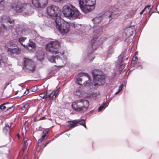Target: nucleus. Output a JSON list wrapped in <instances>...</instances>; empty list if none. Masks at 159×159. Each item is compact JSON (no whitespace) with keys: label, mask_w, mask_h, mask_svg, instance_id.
<instances>
[{"label":"nucleus","mask_w":159,"mask_h":159,"mask_svg":"<svg viewBox=\"0 0 159 159\" xmlns=\"http://www.w3.org/2000/svg\"><path fill=\"white\" fill-rule=\"evenodd\" d=\"M10 7L17 13L23 12L24 15L28 16L33 13L31 7L29 4L20 2L12 3Z\"/></svg>","instance_id":"1"},{"label":"nucleus","mask_w":159,"mask_h":159,"mask_svg":"<svg viewBox=\"0 0 159 159\" xmlns=\"http://www.w3.org/2000/svg\"><path fill=\"white\" fill-rule=\"evenodd\" d=\"M89 105V102L85 99H78L74 101L71 104L72 108L74 111L83 112L86 111Z\"/></svg>","instance_id":"2"},{"label":"nucleus","mask_w":159,"mask_h":159,"mask_svg":"<svg viewBox=\"0 0 159 159\" xmlns=\"http://www.w3.org/2000/svg\"><path fill=\"white\" fill-rule=\"evenodd\" d=\"M59 45L60 43L58 41H50L46 46V49L47 51L51 52L52 54L55 55L52 56L53 60L60 58L59 56L61 54L58 52L57 50Z\"/></svg>","instance_id":"3"},{"label":"nucleus","mask_w":159,"mask_h":159,"mask_svg":"<svg viewBox=\"0 0 159 159\" xmlns=\"http://www.w3.org/2000/svg\"><path fill=\"white\" fill-rule=\"evenodd\" d=\"M56 26L61 34H64L67 33L70 30V24L60 17L55 20Z\"/></svg>","instance_id":"4"},{"label":"nucleus","mask_w":159,"mask_h":159,"mask_svg":"<svg viewBox=\"0 0 159 159\" xmlns=\"http://www.w3.org/2000/svg\"><path fill=\"white\" fill-rule=\"evenodd\" d=\"M102 31V26H94L93 27V30L92 34L91 43L92 48L94 51L98 47V43L97 39L101 34Z\"/></svg>","instance_id":"5"},{"label":"nucleus","mask_w":159,"mask_h":159,"mask_svg":"<svg viewBox=\"0 0 159 159\" xmlns=\"http://www.w3.org/2000/svg\"><path fill=\"white\" fill-rule=\"evenodd\" d=\"M79 3L82 11L84 13L89 12L95 8L94 2L91 0H79Z\"/></svg>","instance_id":"6"},{"label":"nucleus","mask_w":159,"mask_h":159,"mask_svg":"<svg viewBox=\"0 0 159 159\" xmlns=\"http://www.w3.org/2000/svg\"><path fill=\"white\" fill-rule=\"evenodd\" d=\"M0 22L9 23L11 24V25H5L4 24H2L1 25V28L2 29L6 30H12L13 28V25L11 24H14V20L8 16H2L0 17Z\"/></svg>","instance_id":"7"},{"label":"nucleus","mask_w":159,"mask_h":159,"mask_svg":"<svg viewBox=\"0 0 159 159\" xmlns=\"http://www.w3.org/2000/svg\"><path fill=\"white\" fill-rule=\"evenodd\" d=\"M46 13L50 16L59 17L61 15V11L58 7L53 5L47 7Z\"/></svg>","instance_id":"8"},{"label":"nucleus","mask_w":159,"mask_h":159,"mask_svg":"<svg viewBox=\"0 0 159 159\" xmlns=\"http://www.w3.org/2000/svg\"><path fill=\"white\" fill-rule=\"evenodd\" d=\"M82 78L77 77L75 80V82L79 85L84 86L89 85L91 83V78L89 75L86 73H83Z\"/></svg>","instance_id":"9"},{"label":"nucleus","mask_w":159,"mask_h":159,"mask_svg":"<svg viewBox=\"0 0 159 159\" xmlns=\"http://www.w3.org/2000/svg\"><path fill=\"white\" fill-rule=\"evenodd\" d=\"M7 46V52L10 54L18 55L20 53V49L18 48L15 44L10 42L8 43Z\"/></svg>","instance_id":"10"},{"label":"nucleus","mask_w":159,"mask_h":159,"mask_svg":"<svg viewBox=\"0 0 159 159\" xmlns=\"http://www.w3.org/2000/svg\"><path fill=\"white\" fill-rule=\"evenodd\" d=\"M94 85L98 86L104 84L106 83V78L104 75L96 76L93 79Z\"/></svg>","instance_id":"11"},{"label":"nucleus","mask_w":159,"mask_h":159,"mask_svg":"<svg viewBox=\"0 0 159 159\" xmlns=\"http://www.w3.org/2000/svg\"><path fill=\"white\" fill-rule=\"evenodd\" d=\"M48 2V0H32V3L35 7L38 8L44 7Z\"/></svg>","instance_id":"12"},{"label":"nucleus","mask_w":159,"mask_h":159,"mask_svg":"<svg viewBox=\"0 0 159 159\" xmlns=\"http://www.w3.org/2000/svg\"><path fill=\"white\" fill-rule=\"evenodd\" d=\"M73 5L68 4L63 6L62 9V12L65 17H70L71 10Z\"/></svg>","instance_id":"13"},{"label":"nucleus","mask_w":159,"mask_h":159,"mask_svg":"<svg viewBox=\"0 0 159 159\" xmlns=\"http://www.w3.org/2000/svg\"><path fill=\"white\" fill-rule=\"evenodd\" d=\"M23 65L24 67L28 66L29 69L32 71H33L35 69V65L32 60H23Z\"/></svg>","instance_id":"14"},{"label":"nucleus","mask_w":159,"mask_h":159,"mask_svg":"<svg viewBox=\"0 0 159 159\" xmlns=\"http://www.w3.org/2000/svg\"><path fill=\"white\" fill-rule=\"evenodd\" d=\"M17 33L20 35H25L28 34L30 32V30L28 29L19 27L16 29Z\"/></svg>","instance_id":"15"},{"label":"nucleus","mask_w":159,"mask_h":159,"mask_svg":"<svg viewBox=\"0 0 159 159\" xmlns=\"http://www.w3.org/2000/svg\"><path fill=\"white\" fill-rule=\"evenodd\" d=\"M103 17V15H98L96 16L92 19V21L94 24L95 26L100 23L102 20Z\"/></svg>","instance_id":"16"},{"label":"nucleus","mask_w":159,"mask_h":159,"mask_svg":"<svg viewBox=\"0 0 159 159\" xmlns=\"http://www.w3.org/2000/svg\"><path fill=\"white\" fill-rule=\"evenodd\" d=\"M70 17H78L79 16L80 13L78 10L73 6H72L71 10Z\"/></svg>","instance_id":"17"},{"label":"nucleus","mask_w":159,"mask_h":159,"mask_svg":"<svg viewBox=\"0 0 159 159\" xmlns=\"http://www.w3.org/2000/svg\"><path fill=\"white\" fill-rule=\"evenodd\" d=\"M59 88L57 89L56 90H53L50 94H48V98L49 100H54L56 97L59 92Z\"/></svg>","instance_id":"18"},{"label":"nucleus","mask_w":159,"mask_h":159,"mask_svg":"<svg viewBox=\"0 0 159 159\" xmlns=\"http://www.w3.org/2000/svg\"><path fill=\"white\" fill-rule=\"evenodd\" d=\"M50 62L52 63H56L57 65L55 66L57 67H61L65 64L66 63V60H57V61H56V60H49Z\"/></svg>","instance_id":"19"},{"label":"nucleus","mask_w":159,"mask_h":159,"mask_svg":"<svg viewBox=\"0 0 159 159\" xmlns=\"http://www.w3.org/2000/svg\"><path fill=\"white\" fill-rule=\"evenodd\" d=\"M92 74L93 75V79L96 76H100L104 75L103 72L100 70L98 69H94L92 71Z\"/></svg>","instance_id":"20"},{"label":"nucleus","mask_w":159,"mask_h":159,"mask_svg":"<svg viewBox=\"0 0 159 159\" xmlns=\"http://www.w3.org/2000/svg\"><path fill=\"white\" fill-rule=\"evenodd\" d=\"M117 65V66L119 67V71H120L123 69L125 66V64L123 62V60H118Z\"/></svg>","instance_id":"21"},{"label":"nucleus","mask_w":159,"mask_h":159,"mask_svg":"<svg viewBox=\"0 0 159 159\" xmlns=\"http://www.w3.org/2000/svg\"><path fill=\"white\" fill-rule=\"evenodd\" d=\"M23 46L27 49L31 50L35 48V45L33 42L29 41L27 45H23Z\"/></svg>","instance_id":"22"},{"label":"nucleus","mask_w":159,"mask_h":159,"mask_svg":"<svg viewBox=\"0 0 159 159\" xmlns=\"http://www.w3.org/2000/svg\"><path fill=\"white\" fill-rule=\"evenodd\" d=\"M3 132L6 134L9 135L10 132V127L8 125H6L3 129Z\"/></svg>","instance_id":"23"},{"label":"nucleus","mask_w":159,"mask_h":159,"mask_svg":"<svg viewBox=\"0 0 159 159\" xmlns=\"http://www.w3.org/2000/svg\"><path fill=\"white\" fill-rule=\"evenodd\" d=\"M128 59L125 52H122L118 57L119 60H126Z\"/></svg>","instance_id":"24"},{"label":"nucleus","mask_w":159,"mask_h":159,"mask_svg":"<svg viewBox=\"0 0 159 159\" xmlns=\"http://www.w3.org/2000/svg\"><path fill=\"white\" fill-rule=\"evenodd\" d=\"M70 27L75 28L76 29L78 30L80 29L81 26L78 24H76L75 23H70Z\"/></svg>","instance_id":"25"},{"label":"nucleus","mask_w":159,"mask_h":159,"mask_svg":"<svg viewBox=\"0 0 159 159\" xmlns=\"http://www.w3.org/2000/svg\"><path fill=\"white\" fill-rule=\"evenodd\" d=\"M74 93L75 95L80 97L82 96V90L80 88L76 90L75 92Z\"/></svg>","instance_id":"26"},{"label":"nucleus","mask_w":159,"mask_h":159,"mask_svg":"<svg viewBox=\"0 0 159 159\" xmlns=\"http://www.w3.org/2000/svg\"><path fill=\"white\" fill-rule=\"evenodd\" d=\"M100 94L99 92H93L92 94V98L94 100H97L98 99V96Z\"/></svg>","instance_id":"27"},{"label":"nucleus","mask_w":159,"mask_h":159,"mask_svg":"<svg viewBox=\"0 0 159 159\" xmlns=\"http://www.w3.org/2000/svg\"><path fill=\"white\" fill-rule=\"evenodd\" d=\"M48 129H46L44 130L43 132L41 138L43 140L46 139L47 138V136L48 133Z\"/></svg>","instance_id":"28"},{"label":"nucleus","mask_w":159,"mask_h":159,"mask_svg":"<svg viewBox=\"0 0 159 159\" xmlns=\"http://www.w3.org/2000/svg\"><path fill=\"white\" fill-rule=\"evenodd\" d=\"M111 14H112V13L110 11H108L106 12L104 15H103V16H104L108 17L110 20L111 19Z\"/></svg>","instance_id":"29"},{"label":"nucleus","mask_w":159,"mask_h":159,"mask_svg":"<svg viewBox=\"0 0 159 159\" xmlns=\"http://www.w3.org/2000/svg\"><path fill=\"white\" fill-rule=\"evenodd\" d=\"M39 96L43 99H45L48 98V94L47 92H44L43 93H40L39 94Z\"/></svg>","instance_id":"30"},{"label":"nucleus","mask_w":159,"mask_h":159,"mask_svg":"<svg viewBox=\"0 0 159 159\" xmlns=\"http://www.w3.org/2000/svg\"><path fill=\"white\" fill-rule=\"evenodd\" d=\"M75 121L77 125V124H79L80 125H83V124H85V121L84 120H75Z\"/></svg>","instance_id":"31"},{"label":"nucleus","mask_w":159,"mask_h":159,"mask_svg":"<svg viewBox=\"0 0 159 159\" xmlns=\"http://www.w3.org/2000/svg\"><path fill=\"white\" fill-rule=\"evenodd\" d=\"M77 126L75 120L73 121L67 126L70 128H73Z\"/></svg>","instance_id":"32"},{"label":"nucleus","mask_w":159,"mask_h":159,"mask_svg":"<svg viewBox=\"0 0 159 159\" xmlns=\"http://www.w3.org/2000/svg\"><path fill=\"white\" fill-rule=\"evenodd\" d=\"M112 14H111V19L116 18L118 16V14L117 12H111Z\"/></svg>","instance_id":"33"},{"label":"nucleus","mask_w":159,"mask_h":159,"mask_svg":"<svg viewBox=\"0 0 159 159\" xmlns=\"http://www.w3.org/2000/svg\"><path fill=\"white\" fill-rule=\"evenodd\" d=\"M9 103H6L3 104L0 106V109L2 110H4L7 107L5 106V105H8Z\"/></svg>","instance_id":"34"},{"label":"nucleus","mask_w":159,"mask_h":159,"mask_svg":"<svg viewBox=\"0 0 159 159\" xmlns=\"http://www.w3.org/2000/svg\"><path fill=\"white\" fill-rule=\"evenodd\" d=\"M26 39V38L25 37H21L20 38L18 39V41L23 46L24 45H23L22 43L24 42Z\"/></svg>","instance_id":"35"},{"label":"nucleus","mask_w":159,"mask_h":159,"mask_svg":"<svg viewBox=\"0 0 159 159\" xmlns=\"http://www.w3.org/2000/svg\"><path fill=\"white\" fill-rule=\"evenodd\" d=\"M38 86L37 85H35L33 87L30 89L31 92H35L38 89Z\"/></svg>","instance_id":"36"},{"label":"nucleus","mask_w":159,"mask_h":159,"mask_svg":"<svg viewBox=\"0 0 159 159\" xmlns=\"http://www.w3.org/2000/svg\"><path fill=\"white\" fill-rule=\"evenodd\" d=\"M27 146V143L26 140H25L24 143L23 148V151L25 149Z\"/></svg>","instance_id":"37"},{"label":"nucleus","mask_w":159,"mask_h":159,"mask_svg":"<svg viewBox=\"0 0 159 159\" xmlns=\"http://www.w3.org/2000/svg\"><path fill=\"white\" fill-rule=\"evenodd\" d=\"M29 106L28 104H26L24 106H22L21 109L23 111H25L26 110V109Z\"/></svg>","instance_id":"38"},{"label":"nucleus","mask_w":159,"mask_h":159,"mask_svg":"<svg viewBox=\"0 0 159 159\" xmlns=\"http://www.w3.org/2000/svg\"><path fill=\"white\" fill-rule=\"evenodd\" d=\"M105 105V103H103L102 105H101L98 108L99 111H101L102 109L104 108V105Z\"/></svg>","instance_id":"39"},{"label":"nucleus","mask_w":159,"mask_h":159,"mask_svg":"<svg viewBox=\"0 0 159 159\" xmlns=\"http://www.w3.org/2000/svg\"><path fill=\"white\" fill-rule=\"evenodd\" d=\"M145 8H146V10L147 9H148V10H149V11H148V13H149L150 12L151 10L152 9V7H151L150 6L148 5L147 7H146Z\"/></svg>","instance_id":"40"},{"label":"nucleus","mask_w":159,"mask_h":159,"mask_svg":"<svg viewBox=\"0 0 159 159\" xmlns=\"http://www.w3.org/2000/svg\"><path fill=\"white\" fill-rule=\"evenodd\" d=\"M14 109V108L13 107H8L7 110L6 111H9V110H11V112L13 111Z\"/></svg>","instance_id":"41"},{"label":"nucleus","mask_w":159,"mask_h":159,"mask_svg":"<svg viewBox=\"0 0 159 159\" xmlns=\"http://www.w3.org/2000/svg\"><path fill=\"white\" fill-rule=\"evenodd\" d=\"M30 92H31V91H30V89H27L24 92L23 95H25L28 94Z\"/></svg>","instance_id":"42"},{"label":"nucleus","mask_w":159,"mask_h":159,"mask_svg":"<svg viewBox=\"0 0 159 159\" xmlns=\"http://www.w3.org/2000/svg\"><path fill=\"white\" fill-rule=\"evenodd\" d=\"M136 60H131V65L132 66H134V64L136 62L135 61Z\"/></svg>","instance_id":"43"},{"label":"nucleus","mask_w":159,"mask_h":159,"mask_svg":"<svg viewBox=\"0 0 159 159\" xmlns=\"http://www.w3.org/2000/svg\"><path fill=\"white\" fill-rule=\"evenodd\" d=\"M123 84H121V85L120 86V87L119 88L118 91L119 92L122 89L123 86Z\"/></svg>","instance_id":"44"},{"label":"nucleus","mask_w":159,"mask_h":159,"mask_svg":"<svg viewBox=\"0 0 159 159\" xmlns=\"http://www.w3.org/2000/svg\"><path fill=\"white\" fill-rule=\"evenodd\" d=\"M43 140V139H42V138H40V139H39V140L38 141V145H39V143H41L42 142V141Z\"/></svg>","instance_id":"45"},{"label":"nucleus","mask_w":159,"mask_h":159,"mask_svg":"<svg viewBox=\"0 0 159 159\" xmlns=\"http://www.w3.org/2000/svg\"><path fill=\"white\" fill-rule=\"evenodd\" d=\"M145 10L146 11V8H145L143 10H142L140 12V15H142Z\"/></svg>","instance_id":"46"},{"label":"nucleus","mask_w":159,"mask_h":159,"mask_svg":"<svg viewBox=\"0 0 159 159\" xmlns=\"http://www.w3.org/2000/svg\"><path fill=\"white\" fill-rule=\"evenodd\" d=\"M133 58H134L135 60L137 59L138 58L137 56H135V55L134 56Z\"/></svg>","instance_id":"47"},{"label":"nucleus","mask_w":159,"mask_h":159,"mask_svg":"<svg viewBox=\"0 0 159 159\" xmlns=\"http://www.w3.org/2000/svg\"><path fill=\"white\" fill-rule=\"evenodd\" d=\"M45 118V117H42L40 118H39V120H43V119H44Z\"/></svg>","instance_id":"48"},{"label":"nucleus","mask_w":159,"mask_h":159,"mask_svg":"<svg viewBox=\"0 0 159 159\" xmlns=\"http://www.w3.org/2000/svg\"><path fill=\"white\" fill-rule=\"evenodd\" d=\"M18 85L19 86H21V87H22L23 86V83H22V84H19Z\"/></svg>","instance_id":"49"},{"label":"nucleus","mask_w":159,"mask_h":159,"mask_svg":"<svg viewBox=\"0 0 159 159\" xmlns=\"http://www.w3.org/2000/svg\"><path fill=\"white\" fill-rule=\"evenodd\" d=\"M90 55H91V54H88L87 55V57H88V58L90 59V60H92V58H89V57L90 56Z\"/></svg>","instance_id":"50"},{"label":"nucleus","mask_w":159,"mask_h":159,"mask_svg":"<svg viewBox=\"0 0 159 159\" xmlns=\"http://www.w3.org/2000/svg\"><path fill=\"white\" fill-rule=\"evenodd\" d=\"M3 59V57L2 55H0V60H2Z\"/></svg>","instance_id":"51"},{"label":"nucleus","mask_w":159,"mask_h":159,"mask_svg":"<svg viewBox=\"0 0 159 159\" xmlns=\"http://www.w3.org/2000/svg\"><path fill=\"white\" fill-rule=\"evenodd\" d=\"M110 51H111L112 52L111 53V54L113 52H114V50H113V49H112V48H111V49H110Z\"/></svg>","instance_id":"52"},{"label":"nucleus","mask_w":159,"mask_h":159,"mask_svg":"<svg viewBox=\"0 0 159 159\" xmlns=\"http://www.w3.org/2000/svg\"><path fill=\"white\" fill-rule=\"evenodd\" d=\"M135 56H137L138 55V52H135V54H134Z\"/></svg>","instance_id":"53"},{"label":"nucleus","mask_w":159,"mask_h":159,"mask_svg":"<svg viewBox=\"0 0 159 159\" xmlns=\"http://www.w3.org/2000/svg\"><path fill=\"white\" fill-rule=\"evenodd\" d=\"M83 125L84 126V127L85 128H86V125H85V124H83V125Z\"/></svg>","instance_id":"54"},{"label":"nucleus","mask_w":159,"mask_h":159,"mask_svg":"<svg viewBox=\"0 0 159 159\" xmlns=\"http://www.w3.org/2000/svg\"><path fill=\"white\" fill-rule=\"evenodd\" d=\"M48 143H49V142H47V143H46L44 144V146H45H45H46V145H47V144H48Z\"/></svg>","instance_id":"55"},{"label":"nucleus","mask_w":159,"mask_h":159,"mask_svg":"<svg viewBox=\"0 0 159 159\" xmlns=\"http://www.w3.org/2000/svg\"><path fill=\"white\" fill-rule=\"evenodd\" d=\"M4 0H0V3L3 2Z\"/></svg>","instance_id":"56"},{"label":"nucleus","mask_w":159,"mask_h":159,"mask_svg":"<svg viewBox=\"0 0 159 159\" xmlns=\"http://www.w3.org/2000/svg\"><path fill=\"white\" fill-rule=\"evenodd\" d=\"M119 92L118 91L117 92H116V93H115V94H117Z\"/></svg>","instance_id":"57"},{"label":"nucleus","mask_w":159,"mask_h":159,"mask_svg":"<svg viewBox=\"0 0 159 159\" xmlns=\"http://www.w3.org/2000/svg\"><path fill=\"white\" fill-rule=\"evenodd\" d=\"M24 59H25L24 60H30V59H28V58H24Z\"/></svg>","instance_id":"58"},{"label":"nucleus","mask_w":159,"mask_h":159,"mask_svg":"<svg viewBox=\"0 0 159 159\" xmlns=\"http://www.w3.org/2000/svg\"><path fill=\"white\" fill-rule=\"evenodd\" d=\"M2 60H0V61H2ZM1 61H0V66H1Z\"/></svg>","instance_id":"59"},{"label":"nucleus","mask_w":159,"mask_h":159,"mask_svg":"<svg viewBox=\"0 0 159 159\" xmlns=\"http://www.w3.org/2000/svg\"><path fill=\"white\" fill-rule=\"evenodd\" d=\"M17 136H18V137H20L19 134H17Z\"/></svg>","instance_id":"60"},{"label":"nucleus","mask_w":159,"mask_h":159,"mask_svg":"<svg viewBox=\"0 0 159 159\" xmlns=\"http://www.w3.org/2000/svg\"><path fill=\"white\" fill-rule=\"evenodd\" d=\"M130 29V28H128V29H127V30H129V29Z\"/></svg>","instance_id":"61"},{"label":"nucleus","mask_w":159,"mask_h":159,"mask_svg":"<svg viewBox=\"0 0 159 159\" xmlns=\"http://www.w3.org/2000/svg\"><path fill=\"white\" fill-rule=\"evenodd\" d=\"M94 58H93V59H94Z\"/></svg>","instance_id":"62"}]
</instances>
